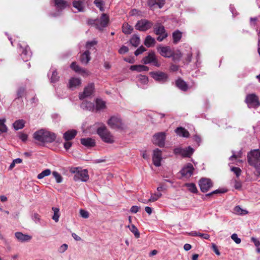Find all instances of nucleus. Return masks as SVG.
I'll list each match as a JSON object with an SVG mask.
<instances>
[{"mask_svg": "<svg viewBox=\"0 0 260 260\" xmlns=\"http://www.w3.org/2000/svg\"><path fill=\"white\" fill-rule=\"evenodd\" d=\"M33 138L37 143L41 145L45 143L52 142L55 140L56 137L54 134L44 129H41L34 133Z\"/></svg>", "mask_w": 260, "mask_h": 260, "instance_id": "1", "label": "nucleus"}, {"mask_svg": "<svg viewBox=\"0 0 260 260\" xmlns=\"http://www.w3.org/2000/svg\"><path fill=\"white\" fill-rule=\"evenodd\" d=\"M97 133L104 142L109 144L114 142V136L105 125L103 124L97 129Z\"/></svg>", "mask_w": 260, "mask_h": 260, "instance_id": "2", "label": "nucleus"}, {"mask_svg": "<svg viewBox=\"0 0 260 260\" xmlns=\"http://www.w3.org/2000/svg\"><path fill=\"white\" fill-rule=\"evenodd\" d=\"M109 21V16L106 14L103 13L100 18L89 20L88 23L89 24L94 26L100 30H102L103 28L108 25Z\"/></svg>", "mask_w": 260, "mask_h": 260, "instance_id": "3", "label": "nucleus"}, {"mask_svg": "<svg viewBox=\"0 0 260 260\" xmlns=\"http://www.w3.org/2000/svg\"><path fill=\"white\" fill-rule=\"evenodd\" d=\"M70 171L75 174L74 180L76 181L86 182L89 179V177L86 169L82 170L79 168H71Z\"/></svg>", "mask_w": 260, "mask_h": 260, "instance_id": "4", "label": "nucleus"}, {"mask_svg": "<svg viewBox=\"0 0 260 260\" xmlns=\"http://www.w3.org/2000/svg\"><path fill=\"white\" fill-rule=\"evenodd\" d=\"M108 125L112 129H123L126 127L125 123L119 116H112L107 121Z\"/></svg>", "mask_w": 260, "mask_h": 260, "instance_id": "5", "label": "nucleus"}, {"mask_svg": "<svg viewBox=\"0 0 260 260\" xmlns=\"http://www.w3.org/2000/svg\"><path fill=\"white\" fill-rule=\"evenodd\" d=\"M96 44L97 41L95 40H92L86 43V48L87 50L81 54L80 58V60L82 63L85 65L88 64L91 59L90 52H89V50L92 49V47H93Z\"/></svg>", "mask_w": 260, "mask_h": 260, "instance_id": "6", "label": "nucleus"}, {"mask_svg": "<svg viewBox=\"0 0 260 260\" xmlns=\"http://www.w3.org/2000/svg\"><path fill=\"white\" fill-rule=\"evenodd\" d=\"M153 23L152 22L145 19H143L139 20L136 25L135 28L141 31H146L150 29Z\"/></svg>", "mask_w": 260, "mask_h": 260, "instance_id": "7", "label": "nucleus"}, {"mask_svg": "<svg viewBox=\"0 0 260 260\" xmlns=\"http://www.w3.org/2000/svg\"><path fill=\"white\" fill-rule=\"evenodd\" d=\"M245 102L250 108H257L260 106L258 98L254 93L248 94L246 96Z\"/></svg>", "mask_w": 260, "mask_h": 260, "instance_id": "8", "label": "nucleus"}, {"mask_svg": "<svg viewBox=\"0 0 260 260\" xmlns=\"http://www.w3.org/2000/svg\"><path fill=\"white\" fill-rule=\"evenodd\" d=\"M143 62L146 64L152 63L153 66L157 67H159L160 66L154 52H149L147 56L144 57Z\"/></svg>", "mask_w": 260, "mask_h": 260, "instance_id": "9", "label": "nucleus"}, {"mask_svg": "<svg viewBox=\"0 0 260 260\" xmlns=\"http://www.w3.org/2000/svg\"><path fill=\"white\" fill-rule=\"evenodd\" d=\"M71 69L76 73L80 74L84 77H87L90 75V72L86 69L80 67L76 62H73L70 65Z\"/></svg>", "mask_w": 260, "mask_h": 260, "instance_id": "10", "label": "nucleus"}, {"mask_svg": "<svg viewBox=\"0 0 260 260\" xmlns=\"http://www.w3.org/2000/svg\"><path fill=\"white\" fill-rule=\"evenodd\" d=\"M19 51L21 52L22 59L24 61L29 60L31 56V52L30 51L29 47L27 45L23 47L20 44L19 45Z\"/></svg>", "mask_w": 260, "mask_h": 260, "instance_id": "11", "label": "nucleus"}, {"mask_svg": "<svg viewBox=\"0 0 260 260\" xmlns=\"http://www.w3.org/2000/svg\"><path fill=\"white\" fill-rule=\"evenodd\" d=\"M166 139V134L164 132H160L153 136V143L159 147H164Z\"/></svg>", "mask_w": 260, "mask_h": 260, "instance_id": "12", "label": "nucleus"}, {"mask_svg": "<svg viewBox=\"0 0 260 260\" xmlns=\"http://www.w3.org/2000/svg\"><path fill=\"white\" fill-rule=\"evenodd\" d=\"M201 190L203 192L208 191L212 186V182L210 179L202 178L199 181Z\"/></svg>", "mask_w": 260, "mask_h": 260, "instance_id": "13", "label": "nucleus"}, {"mask_svg": "<svg viewBox=\"0 0 260 260\" xmlns=\"http://www.w3.org/2000/svg\"><path fill=\"white\" fill-rule=\"evenodd\" d=\"M162 160V152L160 150L157 148L153 150L152 160L154 166L159 167L161 165Z\"/></svg>", "mask_w": 260, "mask_h": 260, "instance_id": "14", "label": "nucleus"}, {"mask_svg": "<svg viewBox=\"0 0 260 260\" xmlns=\"http://www.w3.org/2000/svg\"><path fill=\"white\" fill-rule=\"evenodd\" d=\"M151 77L156 81L165 82L168 79V75L162 72H152L150 73Z\"/></svg>", "mask_w": 260, "mask_h": 260, "instance_id": "15", "label": "nucleus"}, {"mask_svg": "<svg viewBox=\"0 0 260 260\" xmlns=\"http://www.w3.org/2000/svg\"><path fill=\"white\" fill-rule=\"evenodd\" d=\"M193 170L194 168L192 165L189 163L182 168L180 173L183 176L189 178L192 175Z\"/></svg>", "mask_w": 260, "mask_h": 260, "instance_id": "16", "label": "nucleus"}, {"mask_svg": "<svg viewBox=\"0 0 260 260\" xmlns=\"http://www.w3.org/2000/svg\"><path fill=\"white\" fill-rule=\"evenodd\" d=\"M94 86L93 83L89 84L85 87L83 93L79 95L80 100H83L84 98L90 96L93 92Z\"/></svg>", "mask_w": 260, "mask_h": 260, "instance_id": "17", "label": "nucleus"}, {"mask_svg": "<svg viewBox=\"0 0 260 260\" xmlns=\"http://www.w3.org/2000/svg\"><path fill=\"white\" fill-rule=\"evenodd\" d=\"M158 52L163 57L170 58L172 55V50L169 46H159L157 48Z\"/></svg>", "mask_w": 260, "mask_h": 260, "instance_id": "18", "label": "nucleus"}, {"mask_svg": "<svg viewBox=\"0 0 260 260\" xmlns=\"http://www.w3.org/2000/svg\"><path fill=\"white\" fill-rule=\"evenodd\" d=\"M148 6L152 10L156 8L161 9L165 4V0H148L147 2Z\"/></svg>", "mask_w": 260, "mask_h": 260, "instance_id": "19", "label": "nucleus"}, {"mask_svg": "<svg viewBox=\"0 0 260 260\" xmlns=\"http://www.w3.org/2000/svg\"><path fill=\"white\" fill-rule=\"evenodd\" d=\"M81 144L87 148H90L95 146V141L91 138H82L80 139Z\"/></svg>", "mask_w": 260, "mask_h": 260, "instance_id": "20", "label": "nucleus"}, {"mask_svg": "<svg viewBox=\"0 0 260 260\" xmlns=\"http://www.w3.org/2000/svg\"><path fill=\"white\" fill-rule=\"evenodd\" d=\"M15 237L21 242H26L29 241L32 237L27 234H24L21 232H16L15 233Z\"/></svg>", "mask_w": 260, "mask_h": 260, "instance_id": "21", "label": "nucleus"}, {"mask_svg": "<svg viewBox=\"0 0 260 260\" xmlns=\"http://www.w3.org/2000/svg\"><path fill=\"white\" fill-rule=\"evenodd\" d=\"M154 32L156 35L167 34L165 27L159 23L155 24L154 26Z\"/></svg>", "mask_w": 260, "mask_h": 260, "instance_id": "22", "label": "nucleus"}, {"mask_svg": "<svg viewBox=\"0 0 260 260\" xmlns=\"http://www.w3.org/2000/svg\"><path fill=\"white\" fill-rule=\"evenodd\" d=\"M81 83V79L79 78L73 77L69 81V88L73 89L79 86Z\"/></svg>", "mask_w": 260, "mask_h": 260, "instance_id": "23", "label": "nucleus"}, {"mask_svg": "<svg viewBox=\"0 0 260 260\" xmlns=\"http://www.w3.org/2000/svg\"><path fill=\"white\" fill-rule=\"evenodd\" d=\"M130 70L141 72L143 71H148L149 68L144 65H133L131 66Z\"/></svg>", "mask_w": 260, "mask_h": 260, "instance_id": "24", "label": "nucleus"}, {"mask_svg": "<svg viewBox=\"0 0 260 260\" xmlns=\"http://www.w3.org/2000/svg\"><path fill=\"white\" fill-rule=\"evenodd\" d=\"M94 105L93 103L83 101L81 104V107L83 109L91 111L94 109Z\"/></svg>", "mask_w": 260, "mask_h": 260, "instance_id": "25", "label": "nucleus"}, {"mask_svg": "<svg viewBox=\"0 0 260 260\" xmlns=\"http://www.w3.org/2000/svg\"><path fill=\"white\" fill-rule=\"evenodd\" d=\"M193 152L194 149L190 146L186 148H182L181 156L189 157L193 154Z\"/></svg>", "mask_w": 260, "mask_h": 260, "instance_id": "26", "label": "nucleus"}, {"mask_svg": "<svg viewBox=\"0 0 260 260\" xmlns=\"http://www.w3.org/2000/svg\"><path fill=\"white\" fill-rule=\"evenodd\" d=\"M175 132L177 134V135L183 137L187 138L189 137V133L184 128L182 127H178L176 130Z\"/></svg>", "mask_w": 260, "mask_h": 260, "instance_id": "27", "label": "nucleus"}, {"mask_svg": "<svg viewBox=\"0 0 260 260\" xmlns=\"http://www.w3.org/2000/svg\"><path fill=\"white\" fill-rule=\"evenodd\" d=\"M56 9L59 11L65 8V1L64 0H53Z\"/></svg>", "mask_w": 260, "mask_h": 260, "instance_id": "28", "label": "nucleus"}, {"mask_svg": "<svg viewBox=\"0 0 260 260\" xmlns=\"http://www.w3.org/2000/svg\"><path fill=\"white\" fill-rule=\"evenodd\" d=\"M25 123L23 119L17 120L13 124L14 128L16 131L22 129L24 127Z\"/></svg>", "mask_w": 260, "mask_h": 260, "instance_id": "29", "label": "nucleus"}, {"mask_svg": "<svg viewBox=\"0 0 260 260\" xmlns=\"http://www.w3.org/2000/svg\"><path fill=\"white\" fill-rule=\"evenodd\" d=\"M155 43V40L149 35L146 37L144 41V44L147 47H151L154 46Z\"/></svg>", "mask_w": 260, "mask_h": 260, "instance_id": "30", "label": "nucleus"}, {"mask_svg": "<svg viewBox=\"0 0 260 260\" xmlns=\"http://www.w3.org/2000/svg\"><path fill=\"white\" fill-rule=\"evenodd\" d=\"M176 86L183 91L187 90L188 86L186 82L181 79H178L176 81Z\"/></svg>", "mask_w": 260, "mask_h": 260, "instance_id": "31", "label": "nucleus"}, {"mask_svg": "<svg viewBox=\"0 0 260 260\" xmlns=\"http://www.w3.org/2000/svg\"><path fill=\"white\" fill-rule=\"evenodd\" d=\"M77 134L75 129H71L66 131V141H70L74 139Z\"/></svg>", "mask_w": 260, "mask_h": 260, "instance_id": "32", "label": "nucleus"}, {"mask_svg": "<svg viewBox=\"0 0 260 260\" xmlns=\"http://www.w3.org/2000/svg\"><path fill=\"white\" fill-rule=\"evenodd\" d=\"M233 213L239 215H244L248 214V212L242 209L239 206H236L233 209Z\"/></svg>", "mask_w": 260, "mask_h": 260, "instance_id": "33", "label": "nucleus"}, {"mask_svg": "<svg viewBox=\"0 0 260 260\" xmlns=\"http://www.w3.org/2000/svg\"><path fill=\"white\" fill-rule=\"evenodd\" d=\"M133 27L127 23H124L122 25V32L124 34H131L133 31Z\"/></svg>", "mask_w": 260, "mask_h": 260, "instance_id": "34", "label": "nucleus"}, {"mask_svg": "<svg viewBox=\"0 0 260 260\" xmlns=\"http://www.w3.org/2000/svg\"><path fill=\"white\" fill-rule=\"evenodd\" d=\"M73 7L79 12H82L84 10L83 2L80 1H75L73 2Z\"/></svg>", "mask_w": 260, "mask_h": 260, "instance_id": "35", "label": "nucleus"}, {"mask_svg": "<svg viewBox=\"0 0 260 260\" xmlns=\"http://www.w3.org/2000/svg\"><path fill=\"white\" fill-rule=\"evenodd\" d=\"M182 56V54L179 50H176L175 52L172 51L171 57L174 61H178Z\"/></svg>", "mask_w": 260, "mask_h": 260, "instance_id": "36", "label": "nucleus"}, {"mask_svg": "<svg viewBox=\"0 0 260 260\" xmlns=\"http://www.w3.org/2000/svg\"><path fill=\"white\" fill-rule=\"evenodd\" d=\"M52 210L53 211V215L52 217V219L56 222L59 221V218L60 216L59 209L57 207H52Z\"/></svg>", "mask_w": 260, "mask_h": 260, "instance_id": "37", "label": "nucleus"}, {"mask_svg": "<svg viewBox=\"0 0 260 260\" xmlns=\"http://www.w3.org/2000/svg\"><path fill=\"white\" fill-rule=\"evenodd\" d=\"M182 37V33L178 30L175 31L173 33V43L176 44L178 43Z\"/></svg>", "mask_w": 260, "mask_h": 260, "instance_id": "38", "label": "nucleus"}, {"mask_svg": "<svg viewBox=\"0 0 260 260\" xmlns=\"http://www.w3.org/2000/svg\"><path fill=\"white\" fill-rule=\"evenodd\" d=\"M140 38L138 35H134L130 40L131 44L134 47H137L140 44Z\"/></svg>", "mask_w": 260, "mask_h": 260, "instance_id": "39", "label": "nucleus"}, {"mask_svg": "<svg viewBox=\"0 0 260 260\" xmlns=\"http://www.w3.org/2000/svg\"><path fill=\"white\" fill-rule=\"evenodd\" d=\"M106 107L105 102L101 99L96 100V108L97 110L105 109Z\"/></svg>", "mask_w": 260, "mask_h": 260, "instance_id": "40", "label": "nucleus"}, {"mask_svg": "<svg viewBox=\"0 0 260 260\" xmlns=\"http://www.w3.org/2000/svg\"><path fill=\"white\" fill-rule=\"evenodd\" d=\"M5 119H0V134L6 133L8 131V128L5 124Z\"/></svg>", "mask_w": 260, "mask_h": 260, "instance_id": "41", "label": "nucleus"}, {"mask_svg": "<svg viewBox=\"0 0 260 260\" xmlns=\"http://www.w3.org/2000/svg\"><path fill=\"white\" fill-rule=\"evenodd\" d=\"M138 80L142 84L145 85L148 82V78L145 75H139L137 76Z\"/></svg>", "mask_w": 260, "mask_h": 260, "instance_id": "42", "label": "nucleus"}, {"mask_svg": "<svg viewBox=\"0 0 260 260\" xmlns=\"http://www.w3.org/2000/svg\"><path fill=\"white\" fill-rule=\"evenodd\" d=\"M50 174V170L48 169H46L38 175L37 178L39 179H43L44 177L49 176Z\"/></svg>", "mask_w": 260, "mask_h": 260, "instance_id": "43", "label": "nucleus"}, {"mask_svg": "<svg viewBox=\"0 0 260 260\" xmlns=\"http://www.w3.org/2000/svg\"><path fill=\"white\" fill-rule=\"evenodd\" d=\"M162 196V194L160 192L157 191L151 194L150 198L149 199V201L154 202L157 201L159 198Z\"/></svg>", "mask_w": 260, "mask_h": 260, "instance_id": "44", "label": "nucleus"}, {"mask_svg": "<svg viewBox=\"0 0 260 260\" xmlns=\"http://www.w3.org/2000/svg\"><path fill=\"white\" fill-rule=\"evenodd\" d=\"M128 228L129 230L134 234L136 238H139L140 233L138 229L134 225L128 226Z\"/></svg>", "mask_w": 260, "mask_h": 260, "instance_id": "45", "label": "nucleus"}, {"mask_svg": "<svg viewBox=\"0 0 260 260\" xmlns=\"http://www.w3.org/2000/svg\"><path fill=\"white\" fill-rule=\"evenodd\" d=\"M94 4L95 5L99 8L100 10L101 11H104V2L102 0H95L94 1Z\"/></svg>", "mask_w": 260, "mask_h": 260, "instance_id": "46", "label": "nucleus"}, {"mask_svg": "<svg viewBox=\"0 0 260 260\" xmlns=\"http://www.w3.org/2000/svg\"><path fill=\"white\" fill-rule=\"evenodd\" d=\"M185 186L191 192L196 193L198 191L197 188L194 183H186Z\"/></svg>", "mask_w": 260, "mask_h": 260, "instance_id": "47", "label": "nucleus"}, {"mask_svg": "<svg viewBox=\"0 0 260 260\" xmlns=\"http://www.w3.org/2000/svg\"><path fill=\"white\" fill-rule=\"evenodd\" d=\"M59 76L57 75V73L56 71L53 70L52 71V76L50 78L51 82L55 83L58 80Z\"/></svg>", "mask_w": 260, "mask_h": 260, "instance_id": "48", "label": "nucleus"}, {"mask_svg": "<svg viewBox=\"0 0 260 260\" xmlns=\"http://www.w3.org/2000/svg\"><path fill=\"white\" fill-rule=\"evenodd\" d=\"M52 174H53L54 177L55 178L56 182L60 183L62 181V178L61 176L57 172H55V171L53 172Z\"/></svg>", "mask_w": 260, "mask_h": 260, "instance_id": "49", "label": "nucleus"}, {"mask_svg": "<svg viewBox=\"0 0 260 260\" xmlns=\"http://www.w3.org/2000/svg\"><path fill=\"white\" fill-rule=\"evenodd\" d=\"M146 50V48L143 46H141L138 48L135 52V55L138 56Z\"/></svg>", "mask_w": 260, "mask_h": 260, "instance_id": "50", "label": "nucleus"}, {"mask_svg": "<svg viewBox=\"0 0 260 260\" xmlns=\"http://www.w3.org/2000/svg\"><path fill=\"white\" fill-rule=\"evenodd\" d=\"M226 191V190L225 189H216L210 193H209L206 195L207 197H210L211 196L214 194H217V193H224Z\"/></svg>", "mask_w": 260, "mask_h": 260, "instance_id": "51", "label": "nucleus"}, {"mask_svg": "<svg viewBox=\"0 0 260 260\" xmlns=\"http://www.w3.org/2000/svg\"><path fill=\"white\" fill-rule=\"evenodd\" d=\"M231 238L236 244H239L241 243V239L238 238V235L236 234H232Z\"/></svg>", "mask_w": 260, "mask_h": 260, "instance_id": "52", "label": "nucleus"}, {"mask_svg": "<svg viewBox=\"0 0 260 260\" xmlns=\"http://www.w3.org/2000/svg\"><path fill=\"white\" fill-rule=\"evenodd\" d=\"M80 214L81 217H82L84 218H87L89 217V213L87 211L83 210V209H80Z\"/></svg>", "mask_w": 260, "mask_h": 260, "instance_id": "53", "label": "nucleus"}, {"mask_svg": "<svg viewBox=\"0 0 260 260\" xmlns=\"http://www.w3.org/2000/svg\"><path fill=\"white\" fill-rule=\"evenodd\" d=\"M231 171L233 172L238 177L240 175L241 172L240 169L237 167H232Z\"/></svg>", "mask_w": 260, "mask_h": 260, "instance_id": "54", "label": "nucleus"}, {"mask_svg": "<svg viewBox=\"0 0 260 260\" xmlns=\"http://www.w3.org/2000/svg\"><path fill=\"white\" fill-rule=\"evenodd\" d=\"M128 51V48L127 47L125 46H122L121 47V48L119 49L118 52L119 53L121 54H124Z\"/></svg>", "mask_w": 260, "mask_h": 260, "instance_id": "55", "label": "nucleus"}, {"mask_svg": "<svg viewBox=\"0 0 260 260\" xmlns=\"http://www.w3.org/2000/svg\"><path fill=\"white\" fill-rule=\"evenodd\" d=\"M212 248L213 250L214 251V252L216 253V255H220V252L219 251V250L218 249V248L215 243L212 244Z\"/></svg>", "mask_w": 260, "mask_h": 260, "instance_id": "56", "label": "nucleus"}, {"mask_svg": "<svg viewBox=\"0 0 260 260\" xmlns=\"http://www.w3.org/2000/svg\"><path fill=\"white\" fill-rule=\"evenodd\" d=\"M25 89L23 87H20L18 89L17 91V96L18 98H21L23 95Z\"/></svg>", "mask_w": 260, "mask_h": 260, "instance_id": "57", "label": "nucleus"}, {"mask_svg": "<svg viewBox=\"0 0 260 260\" xmlns=\"http://www.w3.org/2000/svg\"><path fill=\"white\" fill-rule=\"evenodd\" d=\"M32 219L35 222H38L40 221V216L38 213H34L32 215Z\"/></svg>", "mask_w": 260, "mask_h": 260, "instance_id": "58", "label": "nucleus"}, {"mask_svg": "<svg viewBox=\"0 0 260 260\" xmlns=\"http://www.w3.org/2000/svg\"><path fill=\"white\" fill-rule=\"evenodd\" d=\"M124 60L130 63H134L135 62V58L134 57H125L124 58Z\"/></svg>", "mask_w": 260, "mask_h": 260, "instance_id": "59", "label": "nucleus"}, {"mask_svg": "<svg viewBox=\"0 0 260 260\" xmlns=\"http://www.w3.org/2000/svg\"><path fill=\"white\" fill-rule=\"evenodd\" d=\"M251 240L252 242H253V243L254 244L255 246L256 247H258L260 246V241L258 240H257V239H256L254 237H252L251 238Z\"/></svg>", "mask_w": 260, "mask_h": 260, "instance_id": "60", "label": "nucleus"}, {"mask_svg": "<svg viewBox=\"0 0 260 260\" xmlns=\"http://www.w3.org/2000/svg\"><path fill=\"white\" fill-rule=\"evenodd\" d=\"M158 36V37L157 38V40L159 42H161L168 37V34L160 35Z\"/></svg>", "mask_w": 260, "mask_h": 260, "instance_id": "61", "label": "nucleus"}, {"mask_svg": "<svg viewBox=\"0 0 260 260\" xmlns=\"http://www.w3.org/2000/svg\"><path fill=\"white\" fill-rule=\"evenodd\" d=\"M19 138L23 142H25L27 139V135L24 133H21L19 136Z\"/></svg>", "mask_w": 260, "mask_h": 260, "instance_id": "62", "label": "nucleus"}, {"mask_svg": "<svg viewBox=\"0 0 260 260\" xmlns=\"http://www.w3.org/2000/svg\"><path fill=\"white\" fill-rule=\"evenodd\" d=\"M139 208V207L137 206H133L131 207L130 211L132 213H136L137 212H138Z\"/></svg>", "mask_w": 260, "mask_h": 260, "instance_id": "63", "label": "nucleus"}, {"mask_svg": "<svg viewBox=\"0 0 260 260\" xmlns=\"http://www.w3.org/2000/svg\"><path fill=\"white\" fill-rule=\"evenodd\" d=\"M182 148L181 147H177L174 149V153L175 154H178L181 155Z\"/></svg>", "mask_w": 260, "mask_h": 260, "instance_id": "64", "label": "nucleus"}]
</instances>
